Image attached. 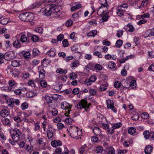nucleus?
<instances>
[{
    "mask_svg": "<svg viewBox=\"0 0 154 154\" xmlns=\"http://www.w3.org/2000/svg\"><path fill=\"white\" fill-rule=\"evenodd\" d=\"M2 122L4 125L10 126L11 125L10 121L7 118H4L3 119H2Z\"/></svg>",
    "mask_w": 154,
    "mask_h": 154,
    "instance_id": "26",
    "label": "nucleus"
},
{
    "mask_svg": "<svg viewBox=\"0 0 154 154\" xmlns=\"http://www.w3.org/2000/svg\"><path fill=\"white\" fill-rule=\"evenodd\" d=\"M13 45L15 48H18L20 47L21 44L19 41L16 40L14 42Z\"/></svg>",
    "mask_w": 154,
    "mask_h": 154,
    "instance_id": "32",
    "label": "nucleus"
},
{
    "mask_svg": "<svg viewBox=\"0 0 154 154\" xmlns=\"http://www.w3.org/2000/svg\"><path fill=\"white\" fill-rule=\"evenodd\" d=\"M27 12L20 14L19 16V19L21 20L26 21Z\"/></svg>",
    "mask_w": 154,
    "mask_h": 154,
    "instance_id": "25",
    "label": "nucleus"
},
{
    "mask_svg": "<svg viewBox=\"0 0 154 154\" xmlns=\"http://www.w3.org/2000/svg\"><path fill=\"white\" fill-rule=\"evenodd\" d=\"M47 137L49 139L51 138L53 136V133L52 131H47Z\"/></svg>",
    "mask_w": 154,
    "mask_h": 154,
    "instance_id": "55",
    "label": "nucleus"
},
{
    "mask_svg": "<svg viewBox=\"0 0 154 154\" xmlns=\"http://www.w3.org/2000/svg\"><path fill=\"white\" fill-rule=\"evenodd\" d=\"M26 21L30 22L32 21L34 17L33 14L31 13L27 12Z\"/></svg>",
    "mask_w": 154,
    "mask_h": 154,
    "instance_id": "15",
    "label": "nucleus"
},
{
    "mask_svg": "<svg viewBox=\"0 0 154 154\" xmlns=\"http://www.w3.org/2000/svg\"><path fill=\"white\" fill-rule=\"evenodd\" d=\"M143 135L144 138L146 139H148L149 138V136H150V133L148 131H145L143 133Z\"/></svg>",
    "mask_w": 154,
    "mask_h": 154,
    "instance_id": "49",
    "label": "nucleus"
},
{
    "mask_svg": "<svg viewBox=\"0 0 154 154\" xmlns=\"http://www.w3.org/2000/svg\"><path fill=\"white\" fill-rule=\"evenodd\" d=\"M136 132L135 128L133 127H131L128 130V132L129 134L131 135H133Z\"/></svg>",
    "mask_w": 154,
    "mask_h": 154,
    "instance_id": "40",
    "label": "nucleus"
},
{
    "mask_svg": "<svg viewBox=\"0 0 154 154\" xmlns=\"http://www.w3.org/2000/svg\"><path fill=\"white\" fill-rule=\"evenodd\" d=\"M8 22V20L7 18H3L0 20V23L4 25L7 24Z\"/></svg>",
    "mask_w": 154,
    "mask_h": 154,
    "instance_id": "51",
    "label": "nucleus"
},
{
    "mask_svg": "<svg viewBox=\"0 0 154 154\" xmlns=\"http://www.w3.org/2000/svg\"><path fill=\"white\" fill-rule=\"evenodd\" d=\"M28 107V103L25 102L23 103L21 105V108L23 110H24L27 108Z\"/></svg>",
    "mask_w": 154,
    "mask_h": 154,
    "instance_id": "50",
    "label": "nucleus"
},
{
    "mask_svg": "<svg viewBox=\"0 0 154 154\" xmlns=\"http://www.w3.org/2000/svg\"><path fill=\"white\" fill-rule=\"evenodd\" d=\"M62 42L63 46L64 47H66L69 45V43L67 39H64Z\"/></svg>",
    "mask_w": 154,
    "mask_h": 154,
    "instance_id": "56",
    "label": "nucleus"
},
{
    "mask_svg": "<svg viewBox=\"0 0 154 154\" xmlns=\"http://www.w3.org/2000/svg\"><path fill=\"white\" fill-rule=\"evenodd\" d=\"M109 150L108 154H115V151L114 148L112 146V148L109 149Z\"/></svg>",
    "mask_w": 154,
    "mask_h": 154,
    "instance_id": "64",
    "label": "nucleus"
},
{
    "mask_svg": "<svg viewBox=\"0 0 154 154\" xmlns=\"http://www.w3.org/2000/svg\"><path fill=\"white\" fill-rule=\"evenodd\" d=\"M116 66V63L113 62L109 61L108 63V66L110 69L114 68Z\"/></svg>",
    "mask_w": 154,
    "mask_h": 154,
    "instance_id": "43",
    "label": "nucleus"
},
{
    "mask_svg": "<svg viewBox=\"0 0 154 154\" xmlns=\"http://www.w3.org/2000/svg\"><path fill=\"white\" fill-rule=\"evenodd\" d=\"M11 65L14 67H18L20 65V61L14 60L11 61Z\"/></svg>",
    "mask_w": 154,
    "mask_h": 154,
    "instance_id": "31",
    "label": "nucleus"
},
{
    "mask_svg": "<svg viewBox=\"0 0 154 154\" xmlns=\"http://www.w3.org/2000/svg\"><path fill=\"white\" fill-rule=\"evenodd\" d=\"M149 3L148 0H142L141 4V6L143 7H146Z\"/></svg>",
    "mask_w": 154,
    "mask_h": 154,
    "instance_id": "38",
    "label": "nucleus"
},
{
    "mask_svg": "<svg viewBox=\"0 0 154 154\" xmlns=\"http://www.w3.org/2000/svg\"><path fill=\"white\" fill-rule=\"evenodd\" d=\"M129 88L131 89H136L137 88L136 81L135 80H132L129 83Z\"/></svg>",
    "mask_w": 154,
    "mask_h": 154,
    "instance_id": "21",
    "label": "nucleus"
},
{
    "mask_svg": "<svg viewBox=\"0 0 154 154\" xmlns=\"http://www.w3.org/2000/svg\"><path fill=\"white\" fill-rule=\"evenodd\" d=\"M9 90L10 91H13L14 89L17 87V83L13 80H10L9 81Z\"/></svg>",
    "mask_w": 154,
    "mask_h": 154,
    "instance_id": "10",
    "label": "nucleus"
},
{
    "mask_svg": "<svg viewBox=\"0 0 154 154\" xmlns=\"http://www.w3.org/2000/svg\"><path fill=\"white\" fill-rule=\"evenodd\" d=\"M64 121L66 123L70 125L73 122V120L70 118H67L65 119Z\"/></svg>",
    "mask_w": 154,
    "mask_h": 154,
    "instance_id": "54",
    "label": "nucleus"
},
{
    "mask_svg": "<svg viewBox=\"0 0 154 154\" xmlns=\"http://www.w3.org/2000/svg\"><path fill=\"white\" fill-rule=\"evenodd\" d=\"M23 55L24 57L26 59L29 58L30 57V54L29 52H24Z\"/></svg>",
    "mask_w": 154,
    "mask_h": 154,
    "instance_id": "53",
    "label": "nucleus"
},
{
    "mask_svg": "<svg viewBox=\"0 0 154 154\" xmlns=\"http://www.w3.org/2000/svg\"><path fill=\"white\" fill-rule=\"evenodd\" d=\"M45 99L46 100L47 103L48 104V106L51 108H53L54 107V105L53 104L52 98L51 97L48 96H45Z\"/></svg>",
    "mask_w": 154,
    "mask_h": 154,
    "instance_id": "11",
    "label": "nucleus"
},
{
    "mask_svg": "<svg viewBox=\"0 0 154 154\" xmlns=\"http://www.w3.org/2000/svg\"><path fill=\"white\" fill-rule=\"evenodd\" d=\"M43 28L42 27H40L36 28L35 31L37 32L42 34L43 32Z\"/></svg>",
    "mask_w": 154,
    "mask_h": 154,
    "instance_id": "59",
    "label": "nucleus"
},
{
    "mask_svg": "<svg viewBox=\"0 0 154 154\" xmlns=\"http://www.w3.org/2000/svg\"><path fill=\"white\" fill-rule=\"evenodd\" d=\"M10 133L11 135L12 138L14 142H17L19 141L20 136L21 134V133L19 129L11 130Z\"/></svg>",
    "mask_w": 154,
    "mask_h": 154,
    "instance_id": "3",
    "label": "nucleus"
},
{
    "mask_svg": "<svg viewBox=\"0 0 154 154\" xmlns=\"http://www.w3.org/2000/svg\"><path fill=\"white\" fill-rule=\"evenodd\" d=\"M81 5L79 4L72 7L71 8V10L73 12L76 10L81 8Z\"/></svg>",
    "mask_w": 154,
    "mask_h": 154,
    "instance_id": "34",
    "label": "nucleus"
},
{
    "mask_svg": "<svg viewBox=\"0 0 154 154\" xmlns=\"http://www.w3.org/2000/svg\"><path fill=\"white\" fill-rule=\"evenodd\" d=\"M121 85V83L119 81H116L114 84V86L115 88H119Z\"/></svg>",
    "mask_w": 154,
    "mask_h": 154,
    "instance_id": "60",
    "label": "nucleus"
},
{
    "mask_svg": "<svg viewBox=\"0 0 154 154\" xmlns=\"http://www.w3.org/2000/svg\"><path fill=\"white\" fill-rule=\"evenodd\" d=\"M152 148L150 145L147 146L145 149V152L146 154H150L152 151Z\"/></svg>",
    "mask_w": 154,
    "mask_h": 154,
    "instance_id": "24",
    "label": "nucleus"
},
{
    "mask_svg": "<svg viewBox=\"0 0 154 154\" xmlns=\"http://www.w3.org/2000/svg\"><path fill=\"white\" fill-rule=\"evenodd\" d=\"M109 0H99V3L101 5V7L105 8V11H107L109 7Z\"/></svg>",
    "mask_w": 154,
    "mask_h": 154,
    "instance_id": "8",
    "label": "nucleus"
},
{
    "mask_svg": "<svg viewBox=\"0 0 154 154\" xmlns=\"http://www.w3.org/2000/svg\"><path fill=\"white\" fill-rule=\"evenodd\" d=\"M38 37L36 35H33L32 36V40L34 42H36L38 40Z\"/></svg>",
    "mask_w": 154,
    "mask_h": 154,
    "instance_id": "61",
    "label": "nucleus"
},
{
    "mask_svg": "<svg viewBox=\"0 0 154 154\" xmlns=\"http://www.w3.org/2000/svg\"><path fill=\"white\" fill-rule=\"evenodd\" d=\"M124 31L123 30H118L117 32V36L119 37H120L123 34Z\"/></svg>",
    "mask_w": 154,
    "mask_h": 154,
    "instance_id": "63",
    "label": "nucleus"
},
{
    "mask_svg": "<svg viewBox=\"0 0 154 154\" xmlns=\"http://www.w3.org/2000/svg\"><path fill=\"white\" fill-rule=\"evenodd\" d=\"M70 78L72 79H76L77 77V74L73 72H72L70 74Z\"/></svg>",
    "mask_w": 154,
    "mask_h": 154,
    "instance_id": "58",
    "label": "nucleus"
},
{
    "mask_svg": "<svg viewBox=\"0 0 154 154\" xmlns=\"http://www.w3.org/2000/svg\"><path fill=\"white\" fill-rule=\"evenodd\" d=\"M39 84L43 88H45L47 86V83L44 80H41L39 83Z\"/></svg>",
    "mask_w": 154,
    "mask_h": 154,
    "instance_id": "46",
    "label": "nucleus"
},
{
    "mask_svg": "<svg viewBox=\"0 0 154 154\" xmlns=\"http://www.w3.org/2000/svg\"><path fill=\"white\" fill-rule=\"evenodd\" d=\"M9 114V111L7 109H3L1 110L0 112V116L4 118L7 116Z\"/></svg>",
    "mask_w": 154,
    "mask_h": 154,
    "instance_id": "19",
    "label": "nucleus"
},
{
    "mask_svg": "<svg viewBox=\"0 0 154 154\" xmlns=\"http://www.w3.org/2000/svg\"><path fill=\"white\" fill-rule=\"evenodd\" d=\"M112 15V11H109L105 13L102 16V18L100 20L99 22L100 23H104V22L107 21L108 19L109 15Z\"/></svg>",
    "mask_w": 154,
    "mask_h": 154,
    "instance_id": "7",
    "label": "nucleus"
},
{
    "mask_svg": "<svg viewBox=\"0 0 154 154\" xmlns=\"http://www.w3.org/2000/svg\"><path fill=\"white\" fill-rule=\"evenodd\" d=\"M65 151L63 152L61 154H75V150L73 149H71L70 151L67 149V148L65 149Z\"/></svg>",
    "mask_w": 154,
    "mask_h": 154,
    "instance_id": "28",
    "label": "nucleus"
},
{
    "mask_svg": "<svg viewBox=\"0 0 154 154\" xmlns=\"http://www.w3.org/2000/svg\"><path fill=\"white\" fill-rule=\"evenodd\" d=\"M21 116L19 115L18 116H16L13 118L14 120L17 122H21L22 118L20 117Z\"/></svg>",
    "mask_w": 154,
    "mask_h": 154,
    "instance_id": "48",
    "label": "nucleus"
},
{
    "mask_svg": "<svg viewBox=\"0 0 154 154\" xmlns=\"http://www.w3.org/2000/svg\"><path fill=\"white\" fill-rule=\"evenodd\" d=\"M145 38L154 36V27L151 30L148 31L145 34Z\"/></svg>",
    "mask_w": 154,
    "mask_h": 154,
    "instance_id": "18",
    "label": "nucleus"
},
{
    "mask_svg": "<svg viewBox=\"0 0 154 154\" xmlns=\"http://www.w3.org/2000/svg\"><path fill=\"white\" fill-rule=\"evenodd\" d=\"M79 65V61L78 60L73 62L71 64V66L72 69H74L76 67L78 66Z\"/></svg>",
    "mask_w": 154,
    "mask_h": 154,
    "instance_id": "44",
    "label": "nucleus"
},
{
    "mask_svg": "<svg viewBox=\"0 0 154 154\" xmlns=\"http://www.w3.org/2000/svg\"><path fill=\"white\" fill-rule=\"evenodd\" d=\"M124 29L127 32H133L134 30V28L131 23H128L124 27Z\"/></svg>",
    "mask_w": 154,
    "mask_h": 154,
    "instance_id": "14",
    "label": "nucleus"
},
{
    "mask_svg": "<svg viewBox=\"0 0 154 154\" xmlns=\"http://www.w3.org/2000/svg\"><path fill=\"white\" fill-rule=\"evenodd\" d=\"M36 94L32 91H29L28 92L26 93V95L27 97L28 98L32 97L35 96Z\"/></svg>",
    "mask_w": 154,
    "mask_h": 154,
    "instance_id": "37",
    "label": "nucleus"
},
{
    "mask_svg": "<svg viewBox=\"0 0 154 154\" xmlns=\"http://www.w3.org/2000/svg\"><path fill=\"white\" fill-rule=\"evenodd\" d=\"M97 79V77L95 75L91 76L88 79L86 80L85 82V84L87 85H91V83L94 82Z\"/></svg>",
    "mask_w": 154,
    "mask_h": 154,
    "instance_id": "12",
    "label": "nucleus"
},
{
    "mask_svg": "<svg viewBox=\"0 0 154 154\" xmlns=\"http://www.w3.org/2000/svg\"><path fill=\"white\" fill-rule=\"evenodd\" d=\"M122 126V124L121 122L116 123L113 124V125H112V128H113L114 129H116L121 127Z\"/></svg>",
    "mask_w": 154,
    "mask_h": 154,
    "instance_id": "39",
    "label": "nucleus"
},
{
    "mask_svg": "<svg viewBox=\"0 0 154 154\" xmlns=\"http://www.w3.org/2000/svg\"><path fill=\"white\" fill-rule=\"evenodd\" d=\"M93 54L94 55L97 56L98 57L100 58H102L103 57V55L101 54V53L98 51H97L94 52Z\"/></svg>",
    "mask_w": 154,
    "mask_h": 154,
    "instance_id": "57",
    "label": "nucleus"
},
{
    "mask_svg": "<svg viewBox=\"0 0 154 154\" xmlns=\"http://www.w3.org/2000/svg\"><path fill=\"white\" fill-rule=\"evenodd\" d=\"M56 51L54 48H52L50 50L48 51L46 54L49 55L50 57H54L56 55Z\"/></svg>",
    "mask_w": 154,
    "mask_h": 154,
    "instance_id": "16",
    "label": "nucleus"
},
{
    "mask_svg": "<svg viewBox=\"0 0 154 154\" xmlns=\"http://www.w3.org/2000/svg\"><path fill=\"white\" fill-rule=\"evenodd\" d=\"M34 82L35 81L33 80H30L29 81L28 83L29 85L31 87H35V84Z\"/></svg>",
    "mask_w": 154,
    "mask_h": 154,
    "instance_id": "62",
    "label": "nucleus"
},
{
    "mask_svg": "<svg viewBox=\"0 0 154 154\" xmlns=\"http://www.w3.org/2000/svg\"><path fill=\"white\" fill-rule=\"evenodd\" d=\"M61 105V108L65 110L66 113L65 114L66 116H68V115L70 114V112L71 111V106L66 101L62 102Z\"/></svg>",
    "mask_w": 154,
    "mask_h": 154,
    "instance_id": "4",
    "label": "nucleus"
},
{
    "mask_svg": "<svg viewBox=\"0 0 154 154\" xmlns=\"http://www.w3.org/2000/svg\"><path fill=\"white\" fill-rule=\"evenodd\" d=\"M123 43L122 40L119 39L117 41L116 43V46L117 47L120 48Z\"/></svg>",
    "mask_w": 154,
    "mask_h": 154,
    "instance_id": "47",
    "label": "nucleus"
},
{
    "mask_svg": "<svg viewBox=\"0 0 154 154\" xmlns=\"http://www.w3.org/2000/svg\"><path fill=\"white\" fill-rule=\"evenodd\" d=\"M5 46L6 48H11L12 46V44L10 41L6 40L5 41Z\"/></svg>",
    "mask_w": 154,
    "mask_h": 154,
    "instance_id": "42",
    "label": "nucleus"
},
{
    "mask_svg": "<svg viewBox=\"0 0 154 154\" xmlns=\"http://www.w3.org/2000/svg\"><path fill=\"white\" fill-rule=\"evenodd\" d=\"M7 102L8 103H9L8 104V106L12 107H13L14 106V100L12 98H10L8 99Z\"/></svg>",
    "mask_w": 154,
    "mask_h": 154,
    "instance_id": "41",
    "label": "nucleus"
},
{
    "mask_svg": "<svg viewBox=\"0 0 154 154\" xmlns=\"http://www.w3.org/2000/svg\"><path fill=\"white\" fill-rule=\"evenodd\" d=\"M71 136L75 139H79L80 138V136L82 135V130L77 129L70 134Z\"/></svg>",
    "mask_w": 154,
    "mask_h": 154,
    "instance_id": "5",
    "label": "nucleus"
},
{
    "mask_svg": "<svg viewBox=\"0 0 154 154\" xmlns=\"http://www.w3.org/2000/svg\"><path fill=\"white\" fill-rule=\"evenodd\" d=\"M97 31L96 30L94 29L90 31L87 34L88 37H94L97 34Z\"/></svg>",
    "mask_w": 154,
    "mask_h": 154,
    "instance_id": "22",
    "label": "nucleus"
},
{
    "mask_svg": "<svg viewBox=\"0 0 154 154\" xmlns=\"http://www.w3.org/2000/svg\"><path fill=\"white\" fill-rule=\"evenodd\" d=\"M107 11L105 10V8L101 7H100L97 11V14L99 16H102V14Z\"/></svg>",
    "mask_w": 154,
    "mask_h": 154,
    "instance_id": "23",
    "label": "nucleus"
},
{
    "mask_svg": "<svg viewBox=\"0 0 154 154\" xmlns=\"http://www.w3.org/2000/svg\"><path fill=\"white\" fill-rule=\"evenodd\" d=\"M126 138L125 137H122L121 141L123 146L126 147H128L130 145V142L129 140H126Z\"/></svg>",
    "mask_w": 154,
    "mask_h": 154,
    "instance_id": "17",
    "label": "nucleus"
},
{
    "mask_svg": "<svg viewBox=\"0 0 154 154\" xmlns=\"http://www.w3.org/2000/svg\"><path fill=\"white\" fill-rule=\"evenodd\" d=\"M91 104L88 103V102L86 100L82 99L77 104L76 107L78 109L81 110L83 108L86 109V108L88 109L90 106Z\"/></svg>",
    "mask_w": 154,
    "mask_h": 154,
    "instance_id": "2",
    "label": "nucleus"
},
{
    "mask_svg": "<svg viewBox=\"0 0 154 154\" xmlns=\"http://www.w3.org/2000/svg\"><path fill=\"white\" fill-rule=\"evenodd\" d=\"M141 117L143 119H147L149 118V116L147 112H145L142 114Z\"/></svg>",
    "mask_w": 154,
    "mask_h": 154,
    "instance_id": "52",
    "label": "nucleus"
},
{
    "mask_svg": "<svg viewBox=\"0 0 154 154\" xmlns=\"http://www.w3.org/2000/svg\"><path fill=\"white\" fill-rule=\"evenodd\" d=\"M106 104L108 108L111 109L114 112H117V110L114 107V103L112 100H107Z\"/></svg>",
    "mask_w": 154,
    "mask_h": 154,
    "instance_id": "9",
    "label": "nucleus"
},
{
    "mask_svg": "<svg viewBox=\"0 0 154 154\" xmlns=\"http://www.w3.org/2000/svg\"><path fill=\"white\" fill-rule=\"evenodd\" d=\"M20 41L22 43L29 42V40L28 38H27L26 35H21L20 38Z\"/></svg>",
    "mask_w": 154,
    "mask_h": 154,
    "instance_id": "30",
    "label": "nucleus"
},
{
    "mask_svg": "<svg viewBox=\"0 0 154 154\" xmlns=\"http://www.w3.org/2000/svg\"><path fill=\"white\" fill-rule=\"evenodd\" d=\"M56 72L57 73L60 74H65L67 72V70L66 69H64L61 68H58L57 69Z\"/></svg>",
    "mask_w": 154,
    "mask_h": 154,
    "instance_id": "29",
    "label": "nucleus"
},
{
    "mask_svg": "<svg viewBox=\"0 0 154 154\" xmlns=\"http://www.w3.org/2000/svg\"><path fill=\"white\" fill-rule=\"evenodd\" d=\"M125 12V10L120 8V7L117 10L116 13L119 16L122 17L124 16V13Z\"/></svg>",
    "mask_w": 154,
    "mask_h": 154,
    "instance_id": "27",
    "label": "nucleus"
},
{
    "mask_svg": "<svg viewBox=\"0 0 154 154\" xmlns=\"http://www.w3.org/2000/svg\"><path fill=\"white\" fill-rule=\"evenodd\" d=\"M51 144L52 146L56 147L57 146H60L62 145V143L60 140H54L51 142Z\"/></svg>",
    "mask_w": 154,
    "mask_h": 154,
    "instance_id": "20",
    "label": "nucleus"
},
{
    "mask_svg": "<svg viewBox=\"0 0 154 154\" xmlns=\"http://www.w3.org/2000/svg\"><path fill=\"white\" fill-rule=\"evenodd\" d=\"M52 109L50 111L51 113L53 116H56L58 113V111L57 109H55L54 107L51 108Z\"/></svg>",
    "mask_w": 154,
    "mask_h": 154,
    "instance_id": "45",
    "label": "nucleus"
},
{
    "mask_svg": "<svg viewBox=\"0 0 154 154\" xmlns=\"http://www.w3.org/2000/svg\"><path fill=\"white\" fill-rule=\"evenodd\" d=\"M94 133L96 135H98L101 132V130L99 128L95 127L93 129Z\"/></svg>",
    "mask_w": 154,
    "mask_h": 154,
    "instance_id": "33",
    "label": "nucleus"
},
{
    "mask_svg": "<svg viewBox=\"0 0 154 154\" xmlns=\"http://www.w3.org/2000/svg\"><path fill=\"white\" fill-rule=\"evenodd\" d=\"M38 70L40 79L41 80L44 79L45 77V71L42 67H38Z\"/></svg>",
    "mask_w": 154,
    "mask_h": 154,
    "instance_id": "13",
    "label": "nucleus"
},
{
    "mask_svg": "<svg viewBox=\"0 0 154 154\" xmlns=\"http://www.w3.org/2000/svg\"><path fill=\"white\" fill-rule=\"evenodd\" d=\"M15 57L14 53L13 52H8L5 54L4 59L7 61L11 60Z\"/></svg>",
    "mask_w": 154,
    "mask_h": 154,
    "instance_id": "6",
    "label": "nucleus"
},
{
    "mask_svg": "<svg viewBox=\"0 0 154 154\" xmlns=\"http://www.w3.org/2000/svg\"><path fill=\"white\" fill-rule=\"evenodd\" d=\"M40 53L39 51L37 48H34L33 49L32 55L34 57H35L36 56L38 55Z\"/></svg>",
    "mask_w": 154,
    "mask_h": 154,
    "instance_id": "35",
    "label": "nucleus"
},
{
    "mask_svg": "<svg viewBox=\"0 0 154 154\" xmlns=\"http://www.w3.org/2000/svg\"><path fill=\"white\" fill-rule=\"evenodd\" d=\"M56 0H45L44 2V7L40 11L43 15L47 16H50L52 13L55 14L58 16L60 15V11L61 7L56 6L53 7L51 4L55 2Z\"/></svg>",
    "mask_w": 154,
    "mask_h": 154,
    "instance_id": "1",
    "label": "nucleus"
},
{
    "mask_svg": "<svg viewBox=\"0 0 154 154\" xmlns=\"http://www.w3.org/2000/svg\"><path fill=\"white\" fill-rule=\"evenodd\" d=\"M91 142L93 143H97L100 141L97 137L95 136H93L91 138Z\"/></svg>",
    "mask_w": 154,
    "mask_h": 154,
    "instance_id": "36",
    "label": "nucleus"
}]
</instances>
